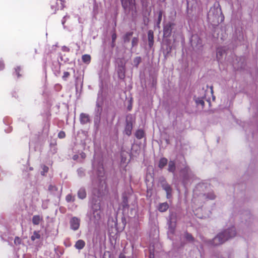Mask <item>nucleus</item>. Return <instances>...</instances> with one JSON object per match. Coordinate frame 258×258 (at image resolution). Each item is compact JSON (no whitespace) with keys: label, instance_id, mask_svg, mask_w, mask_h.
<instances>
[{"label":"nucleus","instance_id":"423d86ee","mask_svg":"<svg viewBox=\"0 0 258 258\" xmlns=\"http://www.w3.org/2000/svg\"><path fill=\"white\" fill-rule=\"evenodd\" d=\"M97 174L98 175V181L99 182V190H103V188H106L105 172L102 165H99Z\"/></svg>","mask_w":258,"mask_h":258},{"label":"nucleus","instance_id":"aec40b11","mask_svg":"<svg viewBox=\"0 0 258 258\" xmlns=\"http://www.w3.org/2000/svg\"><path fill=\"white\" fill-rule=\"evenodd\" d=\"M78 197L81 199H84L86 197V192L84 188L81 187L78 191Z\"/></svg>","mask_w":258,"mask_h":258},{"label":"nucleus","instance_id":"1a4fd4ad","mask_svg":"<svg viewBox=\"0 0 258 258\" xmlns=\"http://www.w3.org/2000/svg\"><path fill=\"white\" fill-rule=\"evenodd\" d=\"M125 63L123 60H120L118 62V66L116 69L118 77L122 79L125 77Z\"/></svg>","mask_w":258,"mask_h":258},{"label":"nucleus","instance_id":"4be33fe9","mask_svg":"<svg viewBox=\"0 0 258 258\" xmlns=\"http://www.w3.org/2000/svg\"><path fill=\"white\" fill-rule=\"evenodd\" d=\"M85 243L83 240H78L75 244V247L78 249H82L85 246Z\"/></svg>","mask_w":258,"mask_h":258},{"label":"nucleus","instance_id":"0eeeda50","mask_svg":"<svg viewBox=\"0 0 258 258\" xmlns=\"http://www.w3.org/2000/svg\"><path fill=\"white\" fill-rule=\"evenodd\" d=\"M122 6L126 12H130L135 9V0H121Z\"/></svg>","mask_w":258,"mask_h":258},{"label":"nucleus","instance_id":"6ab92c4d","mask_svg":"<svg viewBox=\"0 0 258 258\" xmlns=\"http://www.w3.org/2000/svg\"><path fill=\"white\" fill-rule=\"evenodd\" d=\"M225 53V49L223 47H218L217 49V58L219 60Z\"/></svg>","mask_w":258,"mask_h":258},{"label":"nucleus","instance_id":"ea45409f","mask_svg":"<svg viewBox=\"0 0 258 258\" xmlns=\"http://www.w3.org/2000/svg\"><path fill=\"white\" fill-rule=\"evenodd\" d=\"M162 19V13L161 12H159V15H158V24H159L161 21Z\"/></svg>","mask_w":258,"mask_h":258},{"label":"nucleus","instance_id":"f704fd0d","mask_svg":"<svg viewBox=\"0 0 258 258\" xmlns=\"http://www.w3.org/2000/svg\"><path fill=\"white\" fill-rule=\"evenodd\" d=\"M70 18V16L68 15L64 16L61 20V23L63 26V28H65L64 23L66 21Z\"/></svg>","mask_w":258,"mask_h":258},{"label":"nucleus","instance_id":"37998d69","mask_svg":"<svg viewBox=\"0 0 258 258\" xmlns=\"http://www.w3.org/2000/svg\"><path fill=\"white\" fill-rule=\"evenodd\" d=\"M4 68V63L3 61L0 60V70H3Z\"/></svg>","mask_w":258,"mask_h":258},{"label":"nucleus","instance_id":"72a5a7b5","mask_svg":"<svg viewBox=\"0 0 258 258\" xmlns=\"http://www.w3.org/2000/svg\"><path fill=\"white\" fill-rule=\"evenodd\" d=\"M185 238L189 241H192L194 240V237L189 233L185 234Z\"/></svg>","mask_w":258,"mask_h":258},{"label":"nucleus","instance_id":"4c0bfd02","mask_svg":"<svg viewBox=\"0 0 258 258\" xmlns=\"http://www.w3.org/2000/svg\"><path fill=\"white\" fill-rule=\"evenodd\" d=\"M48 168L47 166H44L43 168V171L41 172V174L44 175V173L47 172Z\"/></svg>","mask_w":258,"mask_h":258},{"label":"nucleus","instance_id":"f3484780","mask_svg":"<svg viewBox=\"0 0 258 258\" xmlns=\"http://www.w3.org/2000/svg\"><path fill=\"white\" fill-rule=\"evenodd\" d=\"M80 122L82 124H86L90 122V118L89 115L86 113H81L80 114Z\"/></svg>","mask_w":258,"mask_h":258},{"label":"nucleus","instance_id":"f8f14e48","mask_svg":"<svg viewBox=\"0 0 258 258\" xmlns=\"http://www.w3.org/2000/svg\"><path fill=\"white\" fill-rule=\"evenodd\" d=\"M48 190L51 194L59 198L61 196V189L59 190L54 185L50 184L48 186Z\"/></svg>","mask_w":258,"mask_h":258},{"label":"nucleus","instance_id":"e433bc0d","mask_svg":"<svg viewBox=\"0 0 258 258\" xmlns=\"http://www.w3.org/2000/svg\"><path fill=\"white\" fill-rule=\"evenodd\" d=\"M78 174L80 177H82L84 175V172L83 169L80 168L78 170Z\"/></svg>","mask_w":258,"mask_h":258},{"label":"nucleus","instance_id":"2f4dec72","mask_svg":"<svg viewBox=\"0 0 258 258\" xmlns=\"http://www.w3.org/2000/svg\"><path fill=\"white\" fill-rule=\"evenodd\" d=\"M141 58L140 57H136L134 60V63L136 67H138L139 64L141 62Z\"/></svg>","mask_w":258,"mask_h":258},{"label":"nucleus","instance_id":"dca6fc26","mask_svg":"<svg viewBox=\"0 0 258 258\" xmlns=\"http://www.w3.org/2000/svg\"><path fill=\"white\" fill-rule=\"evenodd\" d=\"M162 187L166 192L167 198L169 199L171 196V190H172L170 186L166 183H163L162 184Z\"/></svg>","mask_w":258,"mask_h":258},{"label":"nucleus","instance_id":"09e8293b","mask_svg":"<svg viewBox=\"0 0 258 258\" xmlns=\"http://www.w3.org/2000/svg\"><path fill=\"white\" fill-rule=\"evenodd\" d=\"M76 158V157H75V156H74V159H75Z\"/></svg>","mask_w":258,"mask_h":258},{"label":"nucleus","instance_id":"393cba45","mask_svg":"<svg viewBox=\"0 0 258 258\" xmlns=\"http://www.w3.org/2000/svg\"><path fill=\"white\" fill-rule=\"evenodd\" d=\"M82 61L86 63L89 64L91 61V56L89 54H84L82 56Z\"/></svg>","mask_w":258,"mask_h":258},{"label":"nucleus","instance_id":"cd10ccee","mask_svg":"<svg viewBox=\"0 0 258 258\" xmlns=\"http://www.w3.org/2000/svg\"><path fill=\"white\" fill-rule=\"evenodd\" d=\"M132 32H127L123 36V40L125 42H129L131 37L133 35Z\"/></svg>","mask_w":258,"mask_h":258},{"label":"nucleus","instance_id":"bb28decb","mask_svg":"<svg viewBox=\"0 0 258 258\" xmlns=\"http://www.w3.org/2000/svg\"><path fill=\"white\" fill-rule=\"evenodd\" d=\"M144 132L142 130H139L136 132L135 136L138 139H141L144 137Z\"/></svg>","mask_w":258,"mask_h":258},{"label":"nucleus","instance_id":"473e14b6","mask_svg":"<svg viewBox=\"0 0 258 258\" xmlns=\"http://www.w3.org/2000/svg\"><path fill=\"white\" fill-rule=\"evenodd\" d=\"M138 43V38L137 37H134L132 41V47L136 46Z\"/></svg>","mask_w":258,"mask_h":258},{"label":"nucleus","instance_id":"412c9836","mask_svg":"<svg viewBox=\"0 0 258 258\" xmlns=\"http://www.w3.org/2000/svg\"><path fill=\"white\" fill-rule=\"evenodd\" d=\"M42 220V218L39 215H35L32 218V223L34 225H38Z\"/></svg>","mask_w":258,"mask_h":258},{"label":"nucleus","instance_id":"a211bd4d","mask_svg":"<svg viewBox=\"0 0 258 258\" xmlns=\"http://www.w3.org/2000/svg\"><path fill=\"white\" fill-rule=\"evenodd\" d=\"M169 208V205L167 203L164 202L161 203L159 205L158 209L161 212L166 211Z\"/></svg>","mask_w":258,"mask_h":258},{"label":"nucleus","instance_id":"2eb2a0df","mask_svg":"<svg viewBox=\"0 0 258 258\" xmlns=\"http://www.w3.org/2000/svg\"><path fill=\"white\" fill-rule=\"evenodd\" d=\"M102 98L98 97L96 102V111L98 115H100L102 112Z\"/></svg>","mask_w":258,"mask_h":258},{"label":"nucleus","instance_id":"c85d7f7f","mask_svg":"<svg viewBox=\"0 0 258 258\" xmlns=\"http://www.w3.org/2000/svg\"><path fill=\"white\" fill-rule=\"evenodd\" d=\"M195 101L197 105H201L202 108L204 107L205 105V102L202 98H197L195 99Z\"/></svg>","mask_w":258,"mask_h":258},{"label":"nucleus","instance_id":"58836bf2","mask_svg":"<svg viewBox=\"0 0 258 258\" xmlns=\"http://www.w3.org/2000/svg\"><path fill=\"white\" fill-rule=\"evenodd\" d=\"M58 137L60 139H62L65 137V133L63 132H60L58 133Z\"/></svg>","mask_w":258,"mask_h":258},{"label":"nucleus","instance_id":"49530a36","mask_svg":"<svg viewBox=\"0 0 258 258\" xmlns=\"http://www.w3.org/2000/svg\"><path fill=\"white\" fill-rule=\"evenodd\" d=\"M56 3L57 4H58L59 3L60 4L62 5V1L61 0H57Z\"/></svg>","mask_w":258,"mask_h":258},{"label":"nucleus","instance_id":"39448f33","mask_svg":"<svg viewBox=\"0 0 258 258\" xmlns=\"http://www.w3.org/2000/svg\"><path fill=\"white\" fill-rule=\"evenodd\" d=\"M181 176L184 184H187L191 182L194 178V173L187 166L181 170Z\"/></svg>","mask_w":258,"mask_h":258},{"label":"nucleus","instance_id":"4468645a","mask_svg":"<svg viewBox=\"0 0 258 258\" xmlns=\"http://www.w3.org/2000/svg\"><path fill=\"white\" fill-rule=\"evenodd\" d=\"M172 216H171L168 222V234H173L174 231V229L175 228V221H172Z\"/></svg>","mask_w":258,"mask_h":258},{"label":"nucleus","instance_id":"79ce46f5","mask_svg":"<svg viewBox=\"0 0 258 258\" xmlns=\"http://www.w3.org/2000/svg\"><path fill=\"white\" fill-rule=\"evenodd\" d=\"M116 39V35L115 33H113L112 35V40L113 43L115 41Z\"/></svg>","mask_w":258,"mask_h":258},{"label":"nucleus","instance_id":"7ed1b4c3","mask_svg":"<svg viewBox=\"0 0 258 258\" xmlns=\"http://www.w3.org/2000/svg\"><path fill=\"white\" fill-rule=\"evenodd\" d=\"M90 225H98L101 219L100 206L99 204H95L92 208V211L88 214Z\"/></svg>","mask_w":258,"mask_h":258},{"label":"nucleus","instance_id":"c03bdc74","mask_svg":"<svg viewBox=\"0 0 258 258\" xmlns=\"http://www.w3.org/2000/svg\"><path fill=\"white\" fill-rule=\"evenodd\" d=\"M62 49L64 51H69L70 50L69 48L66 46L62 47Z\"/></svg>","mask_w":258,"mask_h":258},{"label":"nucleus","instance_id":"de8ad7c7","mask_svg":"<svg viewBox=\"0 0 258 258\" xmlns=\"http://www.w3.org/2000/svg\"><path fill=\"white\" fill-rule=\"evenodd\" d=\"M119 258H124V257L123 256H120Z\"/></svg>","mask_w":258,"mask_h":258},{"label":"nucleus","instance_id":"c756f323","mask_svg":"<svg viewBox=\"0 0 258 258\" xmlns=\"http://www.w3.org/2000/svg\"><path fill=\"white\" fill-rule=\"evenodd\" d=\"M40 238V235L37 231H34L33 235L31 237V239L32 241H34L36 239H39Z\"/></svg>","mask_w":258,"mask_h":258},{"label":"nucleus","instance_id":"20e7f679","mask_svg":"<svg viewBox=\"0 0 258 258\" xmlns=\"http://www.w3.org/2000/svg\"><path fill=\"white\" fill-rule=\"evenodd\" d=\"M221 14V11L219 8V5L218 4H215L209 10L207 15V17L209 21L214 22L218 20L219 15Z\"/></svg>","mask_w":258,"mask_h":258},{"label":"nucleus","instance_id":"6e6552de","mask_svg":"<svg viewBox=\"0 0 258 258\" xmlns=\"http://www.w3.org/2000/svg\"><path fill=\"white\" fill-rule=\"evenodd\" d=\"M190 43L193 49L195 50L199 49L202 46V40L197 35L192 36Z\"/></svg>","mask_w":258,"mask_h":258},{"label":"nucleus","instance_id":"9b49d317","mask_svg":"<svg viewBox=\"0 0 258 258\" xmlns=\"http://www.w3.org/2000/svg\"><path fill=\"white\" fill-rule=\"evenodd\" d=\"M173 25L174 24L170 22H168L164 25L163 28L164 37H168L170 36Z\"/></svg>","mask_w":258,"mask_h":258},{"label":"nucleus","instance_id":"a19ab883","mask_svg":"<svg viewBox=\"0 0 258 258\" xmlns=\"http://www.w3.org/2000/svg\"><path fill=\"white\" fill-rule=\"evenodd\" d=\"M20 71V67H17V68L15 69V72H16V74L17 75L18 77H19L20 76V75L19 74Z\"/></svg>","mask_w":258,"mask_h":258},{"label":"nucleus","instance_id":"a878e982","mask_svg":"<svg viewBox=\"0 0 258 258\" xmlns=\"http://www.w3.org/2000/svg\"><path fill=\"white\" fill-rule=\"evenodd\" d=\"M167 163V159L165 158H161L159 163V167L160 168H163Z\"/></svg>","mask_w":258,"mask_h":258},{"label":"nucleus","instance_id":"9d476101","mask_svg":"<svg viewBox=\"0 0 258 258\" xmlns=\"http://www.w3.org/2000/svg\"><path fill=\"white\" fill-rule=\"evenodd\" d=\"M71 228L76 231L78 230L80 227V219L76 217L71 218L70 221Z\"/></svg>","mask_w":258,"mask_h":258},{"label":"nucleus","instance_id":"7c9ffc66","mask_svg":"<svg viewBox=\"0 0 258 258\" xmlns=\"http://www.w3.org/2000/svg\"><path fill=\"white\" fill-rule=\"evenodd\" d=\"M66 200L67 202H72L75 201V196L71 194L68 195L66 197Z\"/></svg>","mask_w":258,"mask_h":258},{"label":"nucleus","instance_id":"b1692460","mask_svg":"<svg viewBox=\"0 0 258 258\" xmlns=\"http://www.w3.org/2000/svg\"><path fill=\"white\" fill-rule=\"evenodd\" d=\"M148 41H149V45L150 47L153 44L154 42V36L153 33L152 31H149L148 32Z\"/></svg>","mask_w":258,"mask_h":258},{"label":"nucleus","instance_id":"f03ea898","mask_svg":"<svg viewBox=\"0 0 258 258\" xmlns=\"http://www.w3.org/2000/svg\"><path fill=\"white\" fill-rule=\"evenodd\" d=\"M203 184H199L197 185L194 190V197L192 201L194 203H196L199 201H203L204 200L208 199L209 200H213L215 198V196L213 192H211L207 195L202 193H199V191L204 187Z\"/></svg>","mask_w":258,"mask_h":258},{"label":"nucleus","instance_id":"3c124183","mask_svg":"<svg viewBox=\"0 0 258 258\" xmlns=\"http://www.w3.org/2000/svg\"><path fill=\"white\" fill-rule=\"evenodd\" d=\"M150 258H151V256H150Z\"/></svg>","mask_w":258,"mask_h":258},{"label":"nucleus","instance_id":"ddd939ff","mask_svg":"<svg viewBox=\"0 0 258 258\" xmlns=\"http://www.w3.org/2000/svg\"><path fill=\"white\" fill-rule=\"evenodd\" d=\"M133 128V123L131 120L128 119V117L126 119V125L124 130V133L127 135L130 136L132 134V130Z\"/></svg>","mask_w":258,"mask_h":258},{"label":"nucleus","instance_id":"c9c22d12","mask_svg":"<svg viewBox=\"0 0 258 258\" xmlns=\"http://www.w3.org/2000/svg\"><path fill=\"white\" fill-rule=\"evenodd\" d=\"M70 76V73L68 72H64L63 73V75L62 76V79L64 80H67V79L69 78Z\"/></svg>","mask_w":258,"mask_h":258},{"label":"nucleus","instance_id":"5701e85b","mask_svg":"<svg viewBox=\"0 0 258 258\" xmlns=\"http://www.w3.org/2000/svg\"><path fill=\"white\" fill-rule=\"evenodd\" d=\"M175 170V163L173 161H170L168 163V170L169 172L174 173Z\"/></svg>","mask_w":258,"mask_h":258},{"label":"nucleus","instance_id":"8fccbe9b","mask_svg":"<svg viewBox=\"0 0 258 258\" xmlns=\"http://www.w3.org/2000/svg\"><path fill=\"white\" fill-rule=\"evenodd\" d=\"M76 158V157H75V156H74V159H75Z\"/></svg>","mask_w":258,"mask_h":258},{"label":"nucleus","instance_id":"f257e3e1","mask_svg":"<svg viewBox=\"0 0 258 258\" xmlns=\"http://www.w3.org/2000/svg\"><path fill=\"white\" fill-rule=\"evenodd\" d=\"M236 230L234 227L225 230L219 233L212 240H209L207 242L209 245H217L221 244L236 235Z\"/></svg>","mask_w":258,"mask_h":258},{"label":"nucleus","instance_id":"a18cd8bd","mask_svg":"<svg viewBox=\"0 0 258 258\" xmlns=\"http://www.w3.org/2000/svg\"><path fill=\"white\" fill-rule=\"evenodd\" d=\"M20 240V239L18 237H17L15 239V242L17 243L18 242L19 243Z\"/></svg>","mask_w":258,"mask_h":258}]
</instances>
